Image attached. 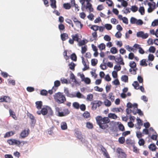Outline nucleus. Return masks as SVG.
<instances>
[{
  "mask_svg": "<svg viewBox=\"0 0 158 158\" xmlns=\"http://www.w3.org/2000/svg\"><path fill=\"white\" fill-rule=\"evenodd\" d=\"M75 65V64L72 62L69 64V68L71 70H74Z\"/></svg>",
  "mask_w": 158,
  "mask_h": 158,
  "instance_id": "obj_50",
  "label": "nucleus"
},
{
  "mask_svg": "<svg viewBox=\"0 0 158 158\" xmlns=\"http://www.w3.org/2000/svg\"><path fill=\"white\" fill-rule=\"evenodd\" d=\"M54 87H57L60 85V82L59 81L56 80L55 81L54 83Z\"/></svg>",
  "mask_w": 158,
  "mask_h": 158,
  "instance_id": "obj_63",
  "label": "nucleus"
},
{
  "mask_svg": "<svg viewBox=\"0 0 158 158\" xmlns=\"http://www.w3.org/2000/svg\"><path fill=\"white\" fill-rule=\"evenodd\" d=\"M131 9L132 12H135L138 10V8L136 6H131Z\"/></svg>",
  "mask_w": 158,
  "mask_h": 158,
  "instance_id": "obj_47",
  "label": "nucleus"
},
{
  "mask_svg": "<svg viewBox=\"0 0 158 158\" xmlns=\"http://www.w3.org/2000/svg\"><path fill=\"white\" fill-rule=\"evenodd\" d=\"M110 52L113 54H116L118 52L117 49L115 47H113L110 49Z\"/></svg>",
  "mask_w": 158,
  "mask_h": 158,
  "instance_id": "obj_31",
  "label": "nucleus"
},
{
  "mask_svg": "<svg viewBox=\"0 0 158 158\" xmlns=\"http://www.w3.org/2000/svg\"><path fill=\"white\" fill-rule=\"evenodd\" d=\"M116 152L118 154V158H126L127 155L122 148H118L116 149Z\"/></svg>",
  "mask_w": 158,
  "mask_h": 158,
  "instance_id": "obj_5",
  "label": "nucleus"
},
{
  "mask_svg": "<svg viewBox=\"0 0 158 158\" xmlns=\"http://www.w3.org/2000/svg\"><path fill=\"white\" fill-rule=\"evenodd\" d=\"M136 36L138 38H141L143 39H146L149 36L148 33H145L143 31H139L136 33Z\"/></svg>",
  "mask_w": 158,
  "mask_h": 158,
  "instance_id": "obj_6",
  "label": "nucleus"
},
{
  "mask_svg": "<svg viewBox=\"0 0 158 158\" xmlns=\"http://www.w3.org/2000/svg\"><path fill=\"white\" fill-rule=\"evenodd\" d=\"M108 117L110 118L115 119H116L118 118V117L116 114H114L111 113H109L108 114Z\"/></svg>",
  "mask_w": 158,
  "mask_h": 158,
  "instance_id": "obj_19",
  "label": "nucleus"
},
{
  "mask_svg": "<svg viewBox=\"0 0 158 158\" xmlns=\"http://www.w3.org/2000/svg\"><path fill=\"white\" fill-rule=\"evenodd\" d=\"M51 2L50 6L53 9L56 8V0H50Z\"/></svg>",
  "mask_w": 158,
  "mask_h": 158,
  "instance_id": "obj_16",
  "label": "nucleus"
},
{
  "mask_svg": "<svg viewBox=\"0 0 158 158\" xmlns=\"http://www.w3.org/2000/svg\"><path fill=\"white\" fill-rule=\"evenodd\" d=\"M87 50L86 45L81 47V53L82 54H85Z\"/></svg>",
  "mask_w": 158,
  "mask_h": 158,
  "instance_id": "obj_26",
  "label": "nucleus"
},
{
  "mask_svg": "<svg viewBox=\"0 0 158 158\" xmlns=\"http://www.w3.org/2000/svg\"><path fill=\"white\" fill-rule=\"evenodd\" d=\"M125 48L129 52H131L132 51H133L134 49L131 47L129 45H126L125 46Z\"/></svg>",
  "mask_w": 158,
  "mask_h": 158,
  "instance_id": "obj_62",
  "label": "nucleus"
},
{
  "mask_svg": "<svg viewBox=\"0 0 158 158\" xmlns=\"http://www.w3.org/2000/svg\"><path fill=\"white\" fill-rule=\"evenodd\" d=\"M122 80L124 82H126L128 81V77L127 75L122 76L121 77Z\"/></svg>",
  "mask_w": 158,
  "mask_h": 158,
  "instance_id": "obj_36",
  "label": "nucleus"
},
{
  "mask_svg": "<svg viewBox=\"0 0 158 158\" xmlns=\"http://www.w3.org/2000/svg\"><path fill=\"white\" fill-rule=\"evenodd\" d=\"M98 63V60L96 59H92L91 60V65L93 66H95Z\"/></svg>",
  "mask_w": 158,
  "mask_h": 158,
  "instance_id": "obj_37",
  "label": "nucleus"
},
{
  "mask_svg": "<svg viewBox=\"0 0 158 158\" xmlns=\"http://www.w3.org/2000/svg\"><path fill=\"white\" fill-rule=\"evenodd\" d=\"M48 113V110L46 108H42L41 110V113L43 115H46Z\"/></svg>",
  "mask_w": 158,
  "mask_h": 158,
  "instance_id": "obj_28",
  "label": "nucleus"
},
{
  "mask_svg": "<svg viewBox=\"0 0 158 158\" xmlns=\"http://www.w3.org/2000/svg\"><path fill=\"white\" fill-rule=\"evenodd\" d=\"M7 143L10 145H16L19 146L21 143V142L19 140L15 139H10L7 140Z\"/></svg>",
  "mask_w": 158,
  "mask_h": 158,
  "instance_id": "obj_7",
  "label": "nucleus"
},
{
  "mask_svg": "<svg viewBox=\"0 0 158 158\" xmlns=\"http://www.w3.org/2000/svg\"><path fill=\"white\" fill-rule=\"evenodd\" d=\"M65 21L67 23L70 25L72 27H74V25L71 19H67L65 20Z\"/></svg>",
  "mask_w": 158,
  "mask_h": 158,
  "instance_id": "obj_39",
  "label": "nucleus"
},
{
  "mask_svg": "<svg viewBox=\"0 0 158 158\" xmlns=\"http://www.w3.org/2000/svg\"><path fill=\"white\" fill-rule=\"evenodd\" d=\"M132 85L134 87V88L136 89H139V85L138 82L136 81H134L132 84Z\"/></svg>",
  "mask_w": 158,
  "mask_h": 158,
  "instance_id": "obj_22",
  "label": "nucleus"
},
{
  "mask_svg": "<svg viewBox=\"0 0 158 158\" xmlns=\"http://www.w3.org/2000/svg\"><path fill=\"white\" fill-rule=\"evenodd\" d=\"M83 81H84L86 84H89L90 83L91 80L89 78L86 77L85 79Z\"/></svg>",
  "mask_w": 158,
  "mask_h": 158,
  "instance_id": "obj_59",
  "label": "nucleus"
},
{
  "mask_svg": "<svg viewBox=\"0 0 158 158\" xmlns=\"http://www.w3.org/2000/svg\"><path fill=\"white\" fill-rule=\"evenodd\" d=\"M115 61L116 62L118 63L119 64L123 65L124 63L123 61V59L122 58L118 57L116 58Z\"/></svg>",
  "mask_w": 158,
  "mask_h": 158,
  "instance_id": "obj_12",
  "label": "nucleus"
},
{
  "mask_svg": "<svg viewBox=\"0 0 158 158\" xmlns=\"http://www.w3.org/2000/svg\"><path fill=\"white\" fill-rule=\"evenodd\" d=\"M99 27V26H98L93 25L92 26L90 27V28L93 30L94 31H96L98 30Z\"/></svg>",
  "mask_w": 158,
  "mask_h": 158,
  "instance_id": "obj_56",
  "label": "nucleus"
},
{
  "mask_svg": "<svg viewBox=\"0 0 158 158\" xmlns=\"http://www.w3.org/2000/svg\"><path fill=\"white\" fill-rule=\"evenodd\" d=\"M15 134V132L13 131H10L7 132L4 135L5 138L9 137Z\"/></svg>",
  "mask_w": 158,
  "mask_h": 158,
  "instance_id": "obj_17",
  "label": "nucleus"
},
{
  "mask_svg": "<svg viewBox=\"0 0 158 158\" xmlns=\"http://www.w3.org/2000/svg\"><path fill=\"white\" fill-rule=\"evenodd\" d=\"M97 123L99 127L104 130L108 128L109 125L107 124L110 122V120L107 117H102L101 116H98L96 117Z\"/></svg>",
  "mask_w": 158,
  "mask_h": 158,
  "instance_id": "obj_1",
  "label": "nucleus"
},
{
  "mask_svg": "<svg viewBox=\"0 0 158 158\" xmlns=\"http://www.w3.org/2000/svg\"><path fill=\"white\" fill-rule=\"evenodd\" d=\"M11 101L10 98L7 96H4L0 98V102H10Z\"/></svg>",
  "mask_w": 158,
  "mask_h": 158,
  "instance_id": "obj_10",
  "label": "nucleus"
},
{
  "mask_svg": "<svg viewBox=\"0 0 158 158\" xmlns=\"http://www.w3.org/2000/svg\"><path fill=\"white\" fill-rule=\"evenodd\" d=\"M48 92L47 90L44 89H43L41 91L40 94L43 96H46L47 95Z\"/></svg>",
  "mask_w": 158,
  "mask_h": 158,
  "instance_id": "obj_53",
  "label": "nucleus"
},
{
  "mask_svg": "<svg viewBox=\"0 0 158 158\" xmlns=\"http://www.w3.org/2000/svg\"><path fill=\"white\" fill-rule=\"evenodd\" d=\"M118 141L119 143L123 144L125 141V138L124 137H120L119 138Z\"/></svg>",
  "mask_w": 158,
  "mask_h": 158,
  "instance_id": "obj_48",
  "label": "nucleus"
},
{
  "mask_svg": "<svg viewBox=\"0 0 158 158\" xmlns=\"http://www.w3.org/2000/svg\"><path fill=\"white\" fill-rule=\"evenodd\" d=\"M148 148L150 150L152 151H155L156 149L157 148L156 146L154 143H152L150 144L148 147Z\"/></svg>",
  "mask_w": 158,
  "mask_h": 158,
  "instance_id": "obj_15",
  "label": "nucleus"
},
{
  "mask_svg": "<svg viewBox=\"0 0 158 158\" xmlns=\"http://www.w3.org/2000/svg\"><path fill=\"white\" fill-rule=\"evenodd\" d=\"M36 107L38 109H40L41 108L42 106V101H37L35 102Z\"/></svg>",
  "mask_w": 158,
  "mask_h": 158,
  "instance_id": "obj_18",
  "label": "nucleus"
},
{
  "mask_svg": "<svg viewBox=\"0 0 158 158\" xmlns=\"http://www.w3.org/2000/svg\"><path fill=\"white\" fill-rule=\"evenodd\" d=\"M10 116L14 119L16 120L17 119V117H16L15 113L11 109H10L9 110Z\"/></svg>",
  "mask_w": 158,
  "mask_h": 158,
  "instance_id": "obj_14",
  "label": "nucleus"
},
{
  "mask_svg": "<svg viewBox=\"0 0 158 158\" xmlns=\"http://www.w3.org/2000/svg\"><path fill=\"white\" fill-rule=\"evenodd\" d=\"M98 48L100 50L105 49L106 48V45L104 43H101L98 46Z\"/></svg>",
  "mask_w": 158,
  "mask_h": 158,
  "instance_id": "obj_32",
  "label": "nucleus"
},
{
  "mask_svg": "<svg viewBox=\"0 0 158 158\" xmlns=\"http://www.w3.org/2000/svg\"><path fill=\"white\" fill-rule=\"evenodd\" d=\"M139 12L141 15H143L145 13V10L143 7L141 6L139 9Z\"/></svg>",
  "mask_w": 158,
  "mask_h": 158,
  "instance_id": "obj_38",
  "label": "nucleus"
},
{
  "mask_svg": "<svg viewBox=\"0 0 158 158\" xmlns=\"http://www.w3.org/2000/svg\"><path fill=\"white\" fill-rule=\"evenodd\" d=\"M71 59L74 61H77V56L75 54V53H73L71 54Z\"/></svg>",
  "mask_w": 158,
  "mask_h": 158,
  "instance_id": "obj_42",
  "label": "nucleus"
},
{
  "mask_svg": "<svg viewBox=\"0 0 158 158\" xmlns=\"http://www.w3.org/2000/svg\"><path fill=\"white\" fill-rule=\"evenodd\" d=\"M104 103L105 106L108 107L110 106L111 104L110 101L106 98L104 101Z\"/></svg>",
  "mask_w": 158,
  "mask_h": 158,
  "instance_id": "obj_21",
  "label": "nucleus"
},
{
  "mask_svg": "<svg viewBox=\"0 0 158 158\" xmlns=\"http://www.w3.org/2000/svg\"><path fill=\"white\" fill-rule=\"evenodd\" d=\"M146 59H143L142 60L140 61V64L142 66H146L148 64L146 62Z\"/></svg>",
  "mask_w": 158,
  "mask_h": 158,
  "instance_id": "obj_30",
  "label": "nucleus"
},
{
  "mask_svg": "<svg viewBox=\"0 0 158 158\" xmlns=\"http://www.w3.org/2000/svg\"><path fill=\"white\" fill-rule=\"evenodd\" d=\"M105 27L107 30H110L111 29L112 27L110 24H106L105 25Z\"/></svg>",
  "mask_w": 158,
  "mask_h": 158,
  "instance_id": "obj_43",
  "label": "nucleus"
},
{
  "mask_svg": "<svg viewBox=\"0 0 158 158\" xmlns=\"http://www.w3.org/2000/svg\"><path fill=\"white\" fill-rule=\"evenodd\" d=\"M155 50L156 48L154 46H151L149 49V52L153 53H154L155 52Z\"/></svg>",
  "mask_w": 158,
  "mask_h": 158,
  "instance_id": "obj_55",
  "label": "nucleus"
},
{
  "mask_svg": "<svg viewBox=\"0 0 158 158\" xmlns=\"http://www.w3.org/2000/svg\"><path fill=\"white\" fill-rule=\"evenodd\" d=\"M91 0H86V2H87L86 6L85 5L81 7V9L82 10H84V9L85 8L86 9H88L90 12H93V8L92 7V5L90 3Z\"/></svg>",
  "mask_w": 158,
  "mask_h": 158,
  "instance_id": "obj_4",
  "label": "nucleus"
},
{
  "mask_svg": "<svg viewBox=\"0 0 158 158\" xmlns=\"http://www.w3.org/2000/svg\"><path fill=\"white\" fill-rule=\"evenodd\" d=\"M86 127L88 129H91L93 128V124L89 122H88L86 123Z\"/></svg>",
  "mask_w": 158,
  "mask_h": 158,
  "instance_id": "obj_40",
  "label": "nucleus"
},
{
  "mask_svg": "<svg viewBox=\"0 0 158 158\" xmlns=\"http://www.w3.org/2000/svg\"><path fill=\"white\" fill-rule=\"evenodd\" d=\"M83 116L85 118H87L90 117V114L87 111H86L83 114Z\"/></svg>",
  "mask_w": 158,
  "mask_h": 158,
  "instance_id": "obj_23",
  "label": "nucleus"
},
{
  "mask_svg": "<svg viewBox=\"0 0 158 158\" xmlns=\"http://www.w3.org/2000/svg\"><path fill=\"white\" fill-rule=\"evenodd\" d=\"M55 101L58 104L63 103L66 101V98L63 93L58 92L53 95Z\"/></svg>",
  "mask_w": 158,
  "mask_h": 158,
  "instance_id": "obj_2",
  "label": "nucleus"
},
{
  "mask_svg": "<svg viewBox=\"0 0 158 158\" xmlns=\"http://www.w3.org/2000/svg\"><path fill=\"white\" fill-rule=\"evenodd\" d=\"M152 26L155 27L158 25V20L157 19L155 20L152 23Z\"/></svg>",
  "mask_w": 158,
  "mask_h": 158,
  "instance_id": "obj_61",
  "label": "nucleus"
},
{
  "mask_svg": "<svg viewBox=\"0 0 158 158\" xmlns=\"http://www.w3.org/2000/svg\"><path fill=\"white\" fill-rule=\"evenodd\" d=\"M137 19L133 17L131 18L130 20V22L132 24H135L136 23Z\"/></svg>",
  "mask_w": 158,
  "mask_h": 158,
  "instance_id": "obj_46",
  "label": "nucleus"
},
{
  "mask_svg": "<svg viewBox=\"0 0 158 158\" xmlns=\"http://www.w3.org/2000/svg\"><path fill=\"white\" fill-rule=\"evenodd\" d=\"M73 107L76 109H78L79 108L80 105L79 103L77 102H74L73 104Z\"/></svg>",
  "mask_w": 158,
  "mask_h": 158,
  "instance_id": "obj_35",
  "label": "nucleus"
},
{
  "mask_svg": "<svg viewBox=\"0 0 158 158\" xmlns=\"http://www.w3.org/2000/svg\"><path fill=\"white\" fill-rule=\"evenodd\" d=\"M75 24L77 27H80V28H81L83 26V24H82L81 22L79 21H78L77 22H76Z\"/></svg>",
  "mask_w": 158,
  "mask_h": 158,
  "instance_id": "obj_41",
  "label": "nucleus"
},
{
  "mask_svg": "<svg viewBox=\"0 0 158 158\" xmlns=\"http://www.w3.org/2000/svg\"><path fill=\"white\" fill-rule=\"evenodd\" d=\"M118 128L119 130L122 131H124L125 130L124 126L121 123H120L118 125Z\"/></svg>",
  "mask_w": 158,
  "mask_h": 158,
  "instance_id": "obj_44",
  "label": "nucleus"
},
{
  "mask_svg": "<svg viewBox=\"0 0 158 158\" xmlns=\"http://www.w3.org/2000/svg\"><path fill=\"white\" fill-rule=\"evenodd\" d=\"M130 66L132 68L135 69L136 68V64L134 61H131L130 63Z\"/></svg>",
  "mask_w": 158,
  "mask_h": 158,
  "instance_id": "obj_34",
  "label": "nucleus"
},
{
  "mask_svg": "<svg viewBox=\"0 0 158 158\" xmlns=\"http://www.w3.org/2000/svg\"><path fill=\"white\" fill-rule=\"evenodd\" d=\"M154 59V56L152 54H149L148 56V60L151 61H152Z\"/></svg>",
  "mask_w": 158,
  "mask_h": 158,
  "instance_id": "obj_57",
  "label": "nucleus"
},
{
  "mask_svg": "<svg viewBox=\"0 0 158 158\" xmlns=\"http://www.w3.org/2000/svg\"><path fill=\"white\" fill-rule=\"evenodd\" d=\"M138 143L140 146H143L144 144L145 141L143 139L141 138L139 139Z\"/></svg>",
  "mask_w": 158,
  "mask_h": 158,
  "instance_id": "obj_54",
  "label": "nucleus"
},
{
  "mask_svg": "<svg viewBox=\"0 0 158 158\" xmlns=\"http://www.w3.org/2000/svg\"><path fill=\"white\" fill-rule=\"evenodd\" d=\"M93 96L91 94L88 95L87 97V100L91 101L93 100Z\"/></svg>",
  "mask_w": 158,
  "mask_h": 158,
  "instance_id": "obj_52",
  "label": "nucleus"
},
{
  "mask_svg": "<svg viewBox=\"0 0 158 158\" xmlns=\"http://www.w3.org/2000/svg\"><path fill=\"white\" fill-rule=\"evenodd\" d=\"M148 5L149 7L148 9V11L149 13H151L156 8V3L153 2L152 3L149 2L148 3Z\"/></svg>",
  "mask_w": 158,
  "mask_h": 158,
  "instance_id": "obj_9",
  "label": "nucleus"
},
{
  "mask_svg": "<svg viewBox=\"0 0 158 158\" xmlns=\"http://www.w3.org/2000/svg\"><path fill=\"white\" fill-rule=\"evenodd\" d=\"M136 136L138 138H140L143 136V135L141 132L138 131L136 133Z\"/></svg>",
  "mask_w": 158,
  "mask_h": 158,
  "instance_id": "obj_60",
  "label": "nucleus"
},
{
  "mask_svg": "<svg viewBox=\"0 0 158 158\" xmlns=\"http://www.w3.org/2000/svg\"><path fill=\"white\" fill-rule=\"evenodd\" d=\"M113 111L116 112H122L123 110L121 108H113Z\"/></svg>",
  "mask_w": 158,
  "mask_h": 158,
  "instance_id": "obj_33",
  "label": "nucleus"
},
{
  "mask_svg": "<svg viewBox=\"0 0 158 158\" xmlns=\"http://www.w3.org/2000/svg\"><path fill=\"white\" fill-rule=\"evenodd\" d=\"M64 92L67 96H70V94L69 93V89L68 88H65L64 89Z\"/></svg>",
  "mask_w": 158,
  "mask_h": 158,
  "instance_id": "obj_49",
  "label": "nucleus"
},
{
  "mask_svg": "<svg viewBox=\"0 0 158 158\" xmlns=\"http://www.w3.org/2000/svg\"><path fill=\"white\" fill-rule=\"evenodd\" d=\"M61 127L62 130H65L67 128V126L66 123L65 122H62L61 123Z\"/></svg>",
  "mask_w": 158,
  "mask_h": 158,
  "instance_id": "obj_25",
  "label": "nucleus"
},
{
  "mask_svg": "<svg viewBox=\"0 0 158 158\" xmlns=\"http://www.w3.org/2000/svg\"><path fill=\"white\" fill-rule=\"evenodd\" d=\"M138 69L137 68L131 69H129V72H131V73L133 75H135L136 74V71Z\"/></svg>",
  "mask_w": 158,
  "mask_h": 158,
  "instance_id": "obj_45",
  "label": "nucleus"
},
{
  "mask_svg": "<svg viewBox=\"0 0 158 158\" xmlns=\"http://www.w3.org/2000/svg\"><path fill=\"white\" fill-rule=\"evenodd\" d=\"M63 5L64 8L67 10L69 9L71 7L70 4L68 3H64Z\"/></svg>",
  "mask_w": 158,
  "mask_h": 158,
  "instance_id": "obj_29",
  "label": "nucleus"
},
{
  "mask_svg": "<svg viewBox=\"0 0 158 158\" xmlns=\"http://www.w3.org/2000/svg\"><path fill=\"white\" fill-rule=\"evenodd\" d=\"M55 110L58 114L57 116L59 117H62L65 116L69 114L70 113V111L68 109L65 108L63 110V111H61V108L58 107H55Z\"/></svg>",
  "mask_w": 158,
  "mask_h": 158,
  "instance_id": "obj_3",
  "label": "nucleus"
},
{
  "mask_svg": "<svg viewBox=\"0 0 158 158\" xmlns=\"http://www.w3.org/2000/svg\"><path fill=\"white\" fill-rule=\"evenodd\" d=\"M29 132L30 130L28 128L23 130L20 135V138L21 139H24L26 137L28 136Z\"/></svg>",
  "mask_w": 158,
  "mask_h": 158,
  "instance_id": "obj_8",
  "label": "nucleus"
},
{
  "mask_svg": "<svg viewBox=\"0 0 158 158\" xmlns=\"http://www.w3.org/2000/svg\"><path fill=\"white\" fill-rule=\"evenodd\" d=\"M102 150L103 155L107 158H108L109 155L106 149L104 148H103V149H102Z\"/></svg>",
  "mask_w": 158,
  "mask_h": 158,
  "instance_id": "obj_27",
  "label": "nucleus"
},
{
  "mask_svg": "<svg viewBox=\"0 0 158 158\" xmlns=\"http://www.w3.org/2000/svg\"><path fill=\"white\" fill-rule=\"evenodd\" d=\"M94 89L95 91L99 92H102L103 90V89L102 88H100L98 86H96L94 87Z\"/></svg>",
  "mask_w": 158,
  "mask_h": 158,
  "instance_id": "obj_51",
  "label": "nucleus"
},
{
  "mask_svg": "<svg viewBox=\"0 0 158 158\" xmlns=\"http://www.w3.org/2000/svg\"><path fill=\"white\" fill-rule=\"evenodd\" d=\"M60 37L62 41H64L69 38L68 35L66 33H63L60 35Z\"/></svg>",
  "mask_w": 158,
  "mask_h": 158,
  "instance_id": "obj_13",
  "label": "nucleus"
},
{
  "mask_svg": "<svg viewBox=\"0 0 158 158\" xmlns=\"http://www.w3.org/2000/svg\"><path fill=\"white\" fill-rule=\"evenodd\" d=\"M71 36L74 41L79 42V35L78 34H76L74 35H73Z\"/></svg>",
  "mask_w": 158,
  "mask_h": 158,
  "instance_id": "obj_20",
  "label": "nucleus"
},
{
  "mask_svg": "<svg viewBox=\"0 0 158 158\" xmlns=\"http://www.w3.org/2000/svg\"><path fill=\"white\" fill-rule=\"evenodd\" d=\"M122 35V33L120 31H118L115 35V36L118 38H120Z\"/></svg>",
  "mask_w": 158,
  "mask_h": 158,
  "instance_id": "obj_58",
  "label": "nucleus"
},
{
  "mask_svg": "<svg viewBox=\"0 0 158 158\" xmlns=\"http://www.w3.org/2000/svg\"><path fill=\"white\" fill-rule=\"evenodd\" d=\"M104 39L106 41H109L111 40L110 37L108 35H106L104 37Z\"/></svg>",
  "mask_w": 158,
  "mask_h": 158,
  "instance_id": "obj_64",
  "label": "nucleus"
},
{
  "mask_svg": "<svg viewBox=\"0 0 158 158\" xmlns=\"http://www.w3.org/2000/svg\"><path fill=\"white\" fill-rule=\"evenodd\" d=\"M108 98L111 100V101L113 102L114 100V96L113 95L112 93H110L109 94Z\"/></svg>",
  "mask_w": 158,
  "mask_h": 158,
  "instance_id": "obj_24",
  "label": "nucleus"
},
{
  "mask_svg": "<svg viewBox=\"0 0 158 158\" xmlns=\"http://www.w3.org/2000/svg\"><path fill=\"white\" fill-rule=\"evenodd\" d=\"M75 133L76 137L81 141H82L83 138L82 136L81 132L78 131H76Z\"/></svg>",
  "mask_w": 158,
  "mask_h": 158,
  "instance_id": "obj_11",
  "label": "nucleus"
}]
</instances>
